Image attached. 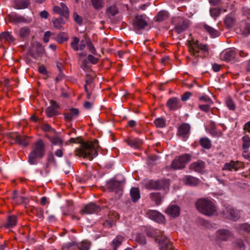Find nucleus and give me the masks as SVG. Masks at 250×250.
Returning a JSON list of instances; mask_svg holds the SVG:
<instances>
[{"label":"nucleus","mask_w":250,"mask_h":250,"mask_svg":"<svg viewBox=\"0 0 250 250\" xmlns=\"http://www.w3.org/2000/svg\"><path fill=\"white\" fill-rule=\"evenodd\" d=\"M69 142L70 143H80V146L75 149V154L78 157H82L92 160L98 155V148L99 147L98 141L97 140L93 142H84L81 141L79 138H71Z\"/></svg>","instance_id":"1"},{"label":"nucleus","mask_w":250,"mask_h":250,"mask_svg":"<svg viewBox=\"0 0 250 250\" xmlns=\"http://www.w3.org/2000/svg\"><path fill=\"white\" fill-rule=\"evenodd\" d=\"M187 45L190 55L195 59L206 58L208 55L209 48L207 44H202L193 39L187 41Z\"/></svg>","instance_id":"2"},{"label":"nucleus","mask_w":250,"mask_h":250,"mask_svg":"<svg viewBox=\"0 0 250 250\" xmlns=\"http://www.w3.org/2000/svg\"><path fill=\"white\" fill-rule=\"evenodd\" d=\"M196 206L201 213L207 216L214 215L216 212V208L214 203L208 199H199L196 203Z\"/></svg>","instance_id":"3"},{"label":"nucleus","mask_w":250,"mask_h":250,"mask_svg":"<svg viewBox=\"0 0 250 250\" xmlns=\"http://www.w3.org/2000/svg\"><path fill=\"white\" fill-rule=\"evenodd\" d=\"M45 154V147L43 141L40 139L35 144L32 151L28 156V162L31 165L37 163V158H42Z\"/></svg>","instance_id":"4"},{"label":"nucleus","mask_w":250,"mask_h":250,"mask_svg":"<svg viewBox=\"0 0 250 250\" xmlns=\"http://www.w3.org/2000/svg\"><path fill=\"white\" fill-rule=\"evenodd\" d=\"M191 159V155L189 154H184L177 156L172 161L170 167L174 170L182 169Z\"/></svg>","instance_id":"5"},{"label":"nucleus","mask_w":250,"mask_h":250,"mask_svg":"<svg viewBox=\"0 0 250 250\" xmlns=\"http://www.w3.org/2000/svg\"><path fill=\"white\" fill-rule=\"evenodd\" d=\"M148 25V22L145 17L143 15H137L133 21V30L138 34H140L142 30Z\"/></svg>","instance_id":"6"},{"label":"nucleus","mask_w":250,"mask_h":250,"mask_svg":"<svg viewBox=\"0 0 250 250\" xmlns=\"http://www.w3.org/2000/svg\"><path fill=\"white\" fill-rule=\"evenodd\" d=\"M222 214L225 218L233 221H237L240 217V211L231 206L225 207Z\"/></svg>","instance_id":"7"},{"label":"nucleus","mask_w":250,"mask_h":250,"mask_svg":"<svg viewBox=\"0 0 250 250\" xmlns=\"http://www.w3.org/2000/svg\"><path fill=\"white\" fill-rule=\"evenodd\" d=\"M243 167V164L239 161H231L224 164L222 167L223 170L237 171L239 169Z\"/></svg>","instance_id":"8"},{"label":"nucleus","mask_w":250,"mask_h":250,"mask_svg":"<svg viewBox=\"0 0 250 250\" xmlns=\"http://www.w3.org/2000/svg\"><path fill=\"white\" fill-rule=\"evenodd\" d=\"M236 56V51L235 48H229L221 53V58L227 62L233 61Z\"/></svg>","instance_id":"9"},{"label":"nucleus","mask_w":250,"mask_h":250,"mask_svg":"<svg viewBox=\"0 0 250 250\" xmlns=\"http://www.w3.org/2000/svg\"><path fill=\"white\" fill-rule=\"evenodd\" d=\"M101 208L94 203H90L84 206L80 211L81 214H92L100 211Z\"/></svg>","instance_id":"10"},{"label":"nucleus","mask_w":250,"mask_h":250,"mask_svg":"<svg viewBox=\"0 0 250 250\" xmlns=\"http://www.w3.org/2000/svg\"><path fill=\"white\" fill-rule=\"evenodd\" d=\"M190 130V126L188 124L184 123L179 126L178 130L179 136L184 140L188 137Z\"/></svg>","instance_id":"11"},{"label":"nucleus","mask_w":250,"mask_h":250,"mask_svg":"<svg viewBox=\"0 0 250 250\" xmlns=\"http://www.w3.org/2000/svg\"><path fill=\"white\" fill-rule=\"evenodd\" d=\"M161 250H173V246L168 238L162 234L159 240Z\"/></svg>","instance_id":"12"},{"label":"nucleus","mask_w":250,"mask_h":250,"mask_svg":"<svg viewBox=\"0 0 250 250\" xmlns=\"http://www.w3.org/2000/svg\"><path fill=\"white\" fill-rule=\"evenodd\" d=\"M123 183L121 181L110 180L107 184V188L111 190L114 191L116 193L121 194L122 190Z\"/></svg>","instance_id":"13"},{"label":"nucleus","mask_w":250,"mask_h":250,"mask_svg":"<svg viewBox=\"0 0 250 250\" xmlns=\"http://www.w3.org/2000/svg\"><path fill=\"white\" fill-rule=\"evenodd\" d=\"M167 105L170 110H176L180 108L182 104L180 100L176 97L170 98L167 102Z\"/></svg>","instance_id":"14"},{"label":"nucleus","mask_w":250,"mask_h":250,"mask_svg":"<svg viewBox=\"0 0 250 250\" xmlns=\"http://www.w3.org/2000/svg\"><path fill=\"white\" fill-rule=\"evenodd\" d=\"M79 114L80 112L78 108H71L63 115L64 118L66 121L71 122L73 120L78 118Z\"/></svg>","instance_id":"15"},{"label":"nucleus","mask_w":250,"mask_h":250,"mask_svg":"<svg viewBox=\"0 0 250 250\" xmlns=\"http://www.w3.org/2000/svg\"><path fill=\"white\" fill-rule=\"evenodd\" d=\"M189 25V22L188 20L180 19L178 23L175 25L174 30L178 34H180L186 30Z\"/></svg>","instance_id":"16"},{"label":"nucleus","mask_w":250,"mask_h":250,"mask_svg":"<svg viewBox=\"0 0 250 250\" xmlns=\"http://www.w3.org/2000/svg\"><path fill=\"white\" fill-rule=\"evenodd\" d=\"M54 12L59 14L61 16L67 18L69 16V10L67 7L63 3H61L58 6H55L53 8Z\"/></svg>","instance_id":"17"},{"label":"nucleus","mask_w":250,"mask_h":250,"mask_svg":"<svg viewBox=\"0 0 250 250\" xmlns=\"http://www.w3.org/2000/svg\"><path fill=\"white\" fill-rule=\"evenodd\" d=\"M51 105L45 109V113L48 117H52L58 114V105L55 101L51 100Z\"/></svg>","instance_id":"18"},{"label":"nucleus","mask_w":250,"mask_h":250,"mask_svg":"<svg viewBox=\"0 0 250 250\" xmlns=\"http://www.w3.org/2000/svg\"><path fill=\"white\" fill-rule=\"evenodd\" d=\"M147 215L149 218L157 222L162 223L165 221L164 216L156 210H149Z\"/></svg>","instance_id":"19"},{"label":"nucleus","mask_w":250,"mask_h":250,"mask_svg":"<svg viewBox=\"0 0 250 250\" xmlns=\"http://www.w3.org/2000/svg\"><path fill=\"white\" fill-rule=\"evenodd\" d=\"M216 235L218 240L226 241L232 236V233L228 229H221L217 231Z\"/></svg>","instance_id":"20"},{"label":"nucleus","mask_w":250,"mask_h":250,"mask_svg":"<svg viewBox=\"0 0 250 250\" xmlns=\"http://www.w3.org/2000/svg\"><path fill=\"white\" fill-rule=\"evenodd\" d=\"M9 19L10 22L16 24L19 23H29L32 21L31 19H27L22 16L17 14L10 15Z\"/></svg>","instance_id":"21"},{"label":"nucleus","mask_w":250,"mask_h":250,"mask_svg":"<svg viewBox=\"0 0 250 250\" xmlns=\"http://www.w3.org/2000/svg\"><path fill=\"white\" fill-rule=\"evenodd\" d=\"M205 167V162L201 160H198L197 162L191 164L189 166V168L195 172L202 173L204 171Z\"/></svg>","instance_id":"22"},{"label":"nucleus","mask_w":250,"mask_h":250,"mask_svg":"<svg viewBox=\"0 0 250 250\" xmlns=\"http://www.w3.org/2000/svg\"><path fill=\"white\" fill-rule=\"evenodd\" d=\"M17 217L14 215L7 216V221L3 225L5 229H10L15 227L17 224Z\"/></svg>","instance_id":"23"},{"label":"nucleus","mask_w":250,"mask_h":250,"mask_svg":"<svg viewBox=\"0 0 250 250\" xmlns=\"http://www.w3.org/2000/svg\"><path fill=\"white\" fill-rule=\"evenodd\" d=\"M166 212L171 217H175L180 214V208L176 205H170L166 209Z\"/></svg>","instance_id":"24"},{"label":"nucleus","mask_w":250,"mask_h":250,"mask_svg":"<svg viewBox=\"0 0 250 250\" xmlns=\"http://www.w3.org/2000/svg\"><path fill=\"white\" fill-rule=\"evenodd\" d=\"M45 137L51 142L53 145L61 146L62 144V140L57 135L56 132L55 133H53L51 136L49 134L45 135Z\"/></svg>","instance_id":"25"},{"label":"nucleus","mask_w":250,"mask_h":250,"mask_svg":"<svg viewBox=\"0 0 250 250\" xmlns=\"http://www.w3.org/2000/svg\"><path fill=\"white\" fill-rule=\"evenodd\" d=\"M30 4V0H15L13 6L17 9H23L28 8Z\"/></svg>","instance_id":"26"},{"label":"nucleus","mask_w":250,"mask_h":250,"mask_svg":"<svg viewBox=\"0 0 250 250\" xmlns=\"http://www.w3.org/2000/svg\"><path fill=\"white\" fill-rule=\"evenodd\" d=\"M183 181L186 184L189 186H196L199 183L197 178L190 175H186L183 178Z\"/></svg>","instance_id":"27"},{"label":"nucleus","mask_w":250,"mask_h":250,"mask_svg":"<svg viewBox=\"0 0 250 250\" xmlns=\"http://www.w3.org/2000/svg\"><path fill=\"white\" fill-rule=\"evenodd\" d=\"M203 29L207 32L211 37L215 38L218 37L220 35V33L218 31L215 30L212 27L206 24H204L203 25Z\"/></svg>","instance_id":"28"},{"label":"nucleus","mask_w":250,"mask_h":250,"mask_svg":"<svg viewBox=\"0 0 250 250\" xmlns=\"http://www.w3.org/2000/svg\"><path fill=\"white\" fill-rule=\"evenodd\" d=\"M31 32L30 29L28 26H23L21 27L18 33V35L21 38H27Z\"/></svg>","instance_id":"29"},{"label":"nucleus","mask_w":250,"mask_h":250,"mask_svg":"<svg viewBox=\"0 0 250 250\" xmlns=\"http://www.w3.org/2000/svg\"><path fill=\"white\" fill-rule=\"evenodd\" d=\"M146 187L148 189H160L162 186L159 181L150 180L146 184Z\"/></svg>","instance_id":"30"},{"label":"nucleus","mask_w":250,"mask_h":250,"mask_svg":"<svg viewBox=\"0 0 250 250\" xmlns=\"http://www.w3.org/2000/svg\"><path fill=\"white\" fill-rule=\"evenodd\" d=\"M200 145L204 148L208 149L211 147V142L207 137H202L199 140Z\"/></svg>","instance_id":"31"},{"label":"nucleus","mask_w":250,"mask_h":250,"mask_svg":"<svg viewBox=\"0 0 250 250\" xmlns=\"http://www.w3.org/2000/svg\"><path fill=\"white\" fill-rule=\"evenodd\" d=\"M0 40L1 42H13L14 38L9 32H3L0 34Z\"/></svg>","instance_id":"32"},{"label":"nucleus","mask_w":250,"mask_h":250,"mask_svg":"<svg viewBox=\"0 0 250 250\" xmlns=\"http://www.w3.org/2000/svg\"><path fill=\"white\" fill-rule=\"evenodd\" d=\"M168 17V14L167 12L165 11H160L157 15L155 17V21H162L167 19Z\"/></svg>","instance_id":"33"},{"label":"nucleus","mask_w":250,"mask_h":250,"mask_svg":"<svg viewBox=\"0 0 250 250\" xmlns=\"http://www.w3.org/2000/svg\"><path fill=\"white\" fill-rule=\"evenodd\" d=\"M130 192L132 200L134 202H136L140 199V192L138 188H131Z\"/></svg>","instance_id":"34"},{"label":"nucleus","mask_w":250,"mask_h":250,"mask_svg":"<svg viewBox=\"0 0 250 250\" xmlns=\"http://www.w3.org/2000/svg\"><path fill=\"white\" fill-rule=\"evenodd\" d=\"M226 11H227L226 9H223L222 8H212L210 9L209 13H210V16L212 17L216 18L218 17V16H219V15L222 12H225Z\"/></svg>","instance_id":"35"},{"label":"nucleus","mask_w":250,"mask_h":250,"mask_svg":"<svg viewBox=\"0 0 250 250\" xmlns=\"http://www.w3.org/2000/svg\"><path fill=\"white\" fill-rule=\"evenodd\" d=\"M236 229L240 233H250V225L247 223L240 224L236 227Z\"/></svg>","instance_id":"36"},{"label":"nucleus","mask_w":250,"mask_h":250,"mask_svg":"<svg viewBox=\"0 0 250 250\" xmlns=\"http://www.w3.org/2000/svg\"><path fill=\"white\" fill-rule=\"evenodd\" d=\"M209 133L211 136L216 138L221 137L223 135L222 131L218 129L216 126L210 127Z\"/></svg>","instance_id":"37"},{"label":"nucleus","mask_w":250,"mask_h":250,"mask_svg":"<svg viewBox=\"0 0 250 250\" xmlns=\"http://www.w3.org/2000/svg\"><path fill=\"white\" fill-rule=\"evenodd\" d=\"M225 24L228 28L232 27L235 22V19L230 15H227L225 19Z\"/></svg>","instance_id":"38"},{"label":"nucleus","mask_w":250,"mask_h":250,"mask_svg":"<svg viewBox=\"0 0 250 250\" xmlns=\"http://www.w3.org/2000/svg\"><path fill=\"white\" fill-rule=\"evenodd\" d=\"M91 246V243L86 240L82 241L78 245L79 250H89Z\"/></svg>","instance_id":"39"},{"label":"nucleus","mask_w":250,"mask_h":250,"mask_svg":"<svg viewBox=\"0 0 250 250\" xmlns=\"http://www.w3.org/2000/svg\"><path fill=\"white\" fill-rule=\"evenodd\" d=\"M123 240L124 237L120 235L117 236L114 239H113L112 245L114 250H117V248L121 244Z\"/></svg>","instance_id":"40"},{"label":"nucleus","mask_w":250,"mask_h":250,"mask_svg":"<svg viewBox=\"0 0 250 250\" xmlns=\"http://www.w3.org/2000/svg\"><path fill=\"white\" fill-rule=\"evenodd\" d=\"M242 140L243 142L242 148L244 150H247L250 146V137L248 135L244 136Z\"/></svg>","instance_id":"41"},{"label":"nucleus","mask_w":250,"mask_h":250,"mask_svg":"<svg viewBox=\"0 0 250 250\" xmlns=\"http://www.w3.org/2000/svg\"><path fill=\"white\" fill-rule=\"evenodd\" d=\"M85 44L89 49V51L93 54L96 55V50L93 44L91 42L90 39L88 37H86L85 38Z\"/></svg>","instance_id":"42"},{"label":"nucleus","mask_w":250,"mask_h":250,"mask_svg":"<svg viewBox=\"0 0 250 250\" xmlns=\"http://www.w3.org/2000/svg\"><path fill=\"white\" fill-rule=\"evenodd\" d=\"M250 29V23L246 21L242 22L240 26V30L242 33L244 35H247Z\"/></svg>","instance_id":"43"},{"label":"nucleus","mask_w":250,"mask_h":250,"mask_svg":"<svg viewBox=\"0 0 250 250\" xmlns=\"http://www.w3.org/2000/svg\"><path fill=\"white\" fill-rule=\"evenodd\" d=\"M52 22L54 27L58 29H61L62 25L65 23L62 18L55 19L52 21Z\"/></svg>","instance_id":"44"},{"label":"nucleus","mask_w":250,"mask_h":250,"mask_svg":"<svg viewBox=\"0 0 250 250\" xmlns=\"http://www.w3.org/2000/svg\"><path fill=\"white\" fill-rule=\"evenodd\" d=\"M68 39V35L67 34L63 32L59 33L56 38V40L60 43H62L67 41Z\"/></svg>","instance_id":"45"},{"label":"nucleus","mask_w":250,"mask_h":250,"mask_svg":"<svg viewBox=\"0 0 250 250\" xmlns=\"http://www.w3.org/2000/svg\"><path fill=\"white\" fill-rule=\"evenodd\" d=\"M150 197L152 201L155 202L156 205H158L160 204L161 197L159 193H152L150 194Z\"/></svg>","instance_id":"46"},{"label":"nucleus","mask_w":250,"mask_h":250,"mask_svg":"<svg viewBox=\"0 0 250 250\" xmlns=\"http://www.w3.org/2000/svg\"><path fill=\"white\" fill-rule=\"evenodd\" d=\"M155 125L158 128H163L166 126V120L163 118H158L154 121Z\"/></svg>","instance_id":"47"},{"label":"nucleus","mask_w":250,"mask_h":250,"mask_svg":"<svg viewBox=\"0 0 250 250\" xmlns=\"http://www.w3.org/2000/svg\"><path fill=\"white\" fill-rule=\"evenodd\" d=\"M87 61L92 64H96L98 62V59L95 58L92 55H89L87 56V60L85 59L83 61L82 64L85 66Z\"/></svg>","instance_id":"48"},{"label":"nucleus","mask_w":250,"mask_h":250,"mask_svg":"<svg viewBox=\"0 0 250 250\" xmlns=\"http://www.w3.org/2000/svg\"><path fill=\"white\" fill-rule=\"evenodd\" d=\"M80 42L79 39L76 37L72 38V41L70 45L72 48L75 51L79 50L78 44Z\"/></svg>","instance_id":"49"},{"label":"nucleus","mask_w":250,"mask_h":250,"mask_svg":"<svg viewBox=\"0 0 250 250\" xmlns=\"http://www.w3.org/2000/svg\"><path fill=\"white\" fill-rule=\"evenodd\" d=\"M17 144L26 147L28 145V138L25 136H21L19 135V139H18Z\"/></svg>","instance_id":"50"},{"label":"nucleus","mask_w":250,"mask_h":250,"mask_svg":"<svg viewBox=\"0 0 250 250\" xmlns=\"http://www.w3.org/2000/svg\"><path fill=\"white\" fill-rule=\"evenodd\" d=\"M8 138L11 141V144H17L18 139H19V134L17 132L11 133L8 135Z\"/></svg>","instance_id":"51"},{"label":"nucleus","mask_w":250,"mask_h":250,"mask_svg":"<svg viewBox=\"0 0 250 250\" xmlns=\"http://www.w3.org/2000/svg\"><path fill=\"white\" fill-rule=\"evenodd\" d=\"M212 104H200L198 108L202 111L208 113L210 111V105Z\"/></svg>","instance_id":"52"},{"label":"nucleus","mask_w":250,"mask_h":250,"mask_svg":"<svg viewBox=\"0 0 250 250\" xmlns=\"http://www.w3.org/2000/svg\"><path fill=\"white\" fill-rule=\"evenodd\" d=\"M128 145L133 147H137L140 143V141L137 139H131L126 141Z\"/></svg>","instance_id":"53"},{"label":"nucleus","mask_w":250,"mask_h":250,"mask_svg":"<svg viewBox=\"0 0 250 250\" xmlns=\"http://www.w3.org/2000/svg\"><path fill=\"white\" fill-rule=\"evenodd\" d=\"M50 164L56 165V161L52 153L48 154L47 157V162L46 165V168H48Z\"/></svg>","instance_id":"54"},{"label":"nucleus","mask_w":250,"mask_h":250,"mask_svg":"<svg viewBox=\"0 0 250 250\" xmlns=\"http://www.w3.org/2000/svg\"><path fill=\"white\" fill-rule=\"evenodd\" d=\"M135 240L141 245H145L146 244L145 236L141 234H138L136 235Z\"/></svg>","instance_id":"55"},{"label":"nucleus","mask_w":250,"mask_h":250,"mask_svg":"<svg viewBox=\"0 0 250 250\" xmlns=\"http://www.w3.org/2000/svg\"><path fill=\"white\" fill-rule=\"evenodd\" d=\"M93 7L96 9H99L103 6L102 0H91Z\"/></svg>","instance_id":"56"},{"label":"nucleus","mask_w":250,"mask_h":250,"mask_svg":"<svg viewBox=\"0 0 250 250\" xmlns=\"http://www.w3.org/2000/svg\"><path fill=\"white\" fill-rule=\"evenodd\" d=\"M199 99L200 104H213L211 99L206 95L200 97Z\"/></svg>","instance_id":"57"},{"label":"nucleus","mask_w":250,"mask_h":250,"mask_svg":"<svg viewBox=\"0 0 250 250\" xmlns=\"http://www.w3.org/2000/svg\"><path fill=\"white\" fill-rule=\"evenodd\" d=\"M107 12L111 15L114 16L118 13V10L116 6L113 5L107 9Z\"/></svg>","instance_id":"58"},{"label":"nucleus","mask_w":250,"mask_h":250,"mask_svg":"<svg viewBox=\"0 0 250 250\" xmlns=\"http://www.w3.org/2000/svg\"><path fill=\"white\" fill-rule=\"evenodd\" d=\"M226 105L230 110H234L235 108V104L232 100L230 98H227L226 100Z\"/></svg>","instance_id":"59"},{"label":"nucleus","mask_w":250,"mask_h":250,"mask_svg":"<svg viewBox=\"0 0 250 250\" xmlns=\"http://www.w3.org/2000/svg\"><path fill=\"white\" fill-rule=\"evenodd\" d=\"M73 16L74 21L79 24H81L83 21L82 17L79 16L77 13H74Z\"/></svg>","instance_id":"60"},{"label":"nucleus","mask_w":250,"mask_h":250,"mask_svg":"<svg viewBox=\"0 0 250 250\" xmlns=\"http://www.w3.org/2000/svg\"><path fill=\"white\" fill-rule=\"evenodd\" d=\"M42 129L45 131H48L52 134L55 133V130L48 124L44 125L42 126Z\"/></svg>","instance_id":"61"},{"label":"nucleus","mask_w":250,"mask_h":250,"mask_svg":"<svg viewBox=\"0 0 250 250\" xmlns=\"http://www.w3.org/2000/svg\"><path fill=\"white\" fill-rule=\"evenodd\" d=\"M191 96V93L189 92H185L182 96H181V100L183 101H186Z\"/></svg>","instance_id":"62"},{"label":"nucleus","mask_w":250,"mask_h":250,"mask_svg":"<svg viewBox=\"0 0 250 250\" xmlns=\"http://www.w3.org/2000/svg\"><path fill=\"white\" fill-rule=\"evenodd\" d=\"M13 198L16 200L17 201H19V202H23L24 201V197H23V196H20V197H18L17 195V192L16 191H14L13 192Z\"/></svg>","instance_id":"63"},{"label":"nucleus","mask_w":250,"mask_h":250,"mask_svg":"<svg viewBox=\"0 0 250 250\" xmlns=\"http://www.w3.org/2000/svg\"><path fill=\"white\" fill-rule=\"evenodd\" d=\"M39 72L43 75H46L47 74V71L46 69V68L42 65H41L39 66L38 68Z\"/></svg>","instance_id":"64"}]
</instances>
